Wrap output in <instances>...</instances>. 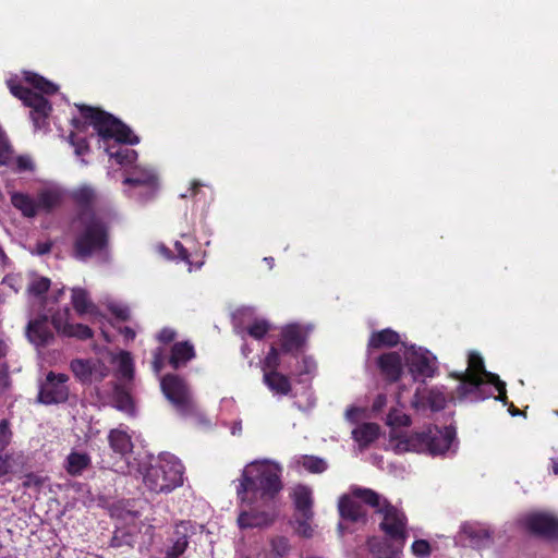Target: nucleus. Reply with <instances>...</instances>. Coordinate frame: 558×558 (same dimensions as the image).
Masks as SVG:
<instances>
[{"label": "nucleus", "mask_w": 558, "mask_h": 558, "mask_svg": "<svg viewBox=\"0 0 558 558\" xmlns=\"http://www.w3.org/2000/svg\"><path fill=\"white\" fill-rule=\"evenodd\" d=\"M281 468L271 462H254L242 473L236 495L245 502L248 493L263 502L277 505V497L282 490Z\"/></svg>", "instance_id": "nucleus-1"}, {"label": "nucleus", "mask_w": 558, "mask_h": 558, "mask_svg": "<svg viewBox=\"0 0 558 558\" xmlns=\"http://www.w3.org/2000/svg\"><path fill=\"white\" fill-rule=\"evenodd\" d=\"M80 118L71 120L72 126L77 133H85L88 126H93L97 136L102 141L114 140L119 144L135 145L138 136L132 130L111 113L88 105H77Z\"/></svg>", "instance_id": "nucleus-2"}, {"label": "nucleus", "mask_w": 558, "mask_h": 558, "mask_svg": "<svg viewBox=\"0 0 558 558\" xmlns=\"http://www.w3.org/2000/svg\"><path fill=\"white\" fill-rule=\"evenodd\" d=\"M184 465L173 454L161 453L144 475L145 486L156 494H168L183 485Z\"/></svg>", "instance_id": "nucleus-3"}, {"label": "nucleus", "mask_w": 558, "mask_h": 558, "mask_svg": "<svg viewBox=\"0 0 558 558\" xmlns=\"http://www.w3.org/2000/svg\"><path fill=\"white\" fill-rule=\"evenodd\" d=\"M365 506L374 509L379 506V494L371 488L354 486L349 494L338 500V512L342 520L351 523L367 522Z\"/></svg>", "instance_id": "nucleus-4"}, {"label": "nucleus", "mask_w": 558, "mask_h": 558, "mask_svg": "<svg viewBox=\"0 0 558 558\" xmlns=\"http://www.w3.org/2000/svg\"><path fill=\"white\" fill-rule=\"evenodd\" d=\"M160 389L179 415L186 417L197 412L191 387L180 375H163L160 379Z\"/></svg>", "instance_id": "nucleus-5"}, {"label": "nucleus", "mask_w": 558, "mask_h": 558, "mask_svg": "<svg viewBox=\"0 0 558 558\" xmlns=\"http://www.w3.org/2000/svg\"><path fill=\"white\" fill-rule=\"evenodd\" d=\"M11 94L22 100L24 106L31 108V118L36 130L48 126V118L52 111L50 101L41 94L36 93L15 80L8 81Z\"/></svg>", "instance_id": "nucleus-6"}, {"label": "nucleus", "mask_w": 558, "mask_h": 558, "mask_svg": "<svg viewBox=\"0 0 558 558\" xmlns=\"http://www.w3.org/2000/svg\"><path fill=\"white\" fill-rule=\"evenodd\" d=\"M375 513L381 515L379 530L391 541L404 543L408 537V518L403 510L393 506L387 498L379 495V506L374 507Z\"/></svg>", "instance_id": "nucleus-7"}, {"label": "nucleus", "mask_w": 558, "mask_h": 558, "mask_svg": "<svg viewBox=\"0 0 558 558\" xmlns=\"http://www.w3.org/2000/svg\"><path fill=\"white\" fill-rule=\"evenodd\" d=\"M242 509L238 517L239 527L253 529L264 527L274 523L278 515L277 505L270 502H263L259 499H247L242 502Z\"/></svg>", "instance_id": "nucleus-8"}, {"label": "nucleus", "mask_w": 558, "mask_h": 558, "mask_svg": "<svg viewBox=\"0 0 558 558\" xmlns=\"http://www.w3.org/2000/svg\"><path fill=\"white\" fill-rule=\"evenodd\" d=\"M72 223L80 231L75 244H108L109 226L97 214H76Z\"/></svg>", "instance_id": "nucleus-9"}, {"label": "nucleus", "mask_w": 558, "mask_h": 558, "mask_svg": "<svg viewBox=\"0 0 558 558\" xmlns=\"http://www.w3.org/2000/svg\"><path fill=\"white\" fill-rule=\"evenodd\" d=\"M280 364L278 350L272 344L262 362L263 383L274 395L288 396L292 391V384L289 376L278 371Z\"/></svg>", "instance_id": "nucleus-10"}, {"label": "nucleus", "mask_w": 558, "mask_h": 558, "mask_svg": "<svg viewBox=\"0 0 558 558\" xmlns=\"http://www.w3.org/2000/svg\"><path fill=\"white\" fill-rule=\"evenodd\" d=\"M70 377L63 373L48 372L39 386L37 401L45 405L65 403L69 400L70 389L66 385Z\"/></svg>", "instance_id": "nucleus-11"}, {"label": "nucleus", "mask_w": 558, "mask_h": 558, "mask_svg": "<svg viewBox=\"0 0 558 558\" xmlns=\"http://www.w3.org/2000/svg\"><path fill=\"white\" fill-rule=\"evenodd\" d=\"M307 337V331L299 324L283 326L279 333L278 347L275 345L278 350L279 359H281L282 354L298 357L306 347Z\"/></svg>", "instance_id": "nucleus-12"}, {"label": "nucleus", "mask_w": 558, "mask_h": 558, "mask_svg": "<svg viewBox=\"0 0 558 558\" xmlns=\"http://www.w3.org/2000/svg\"><path fill=\"white\" fill-rule=\"evenodd\" d=\"M123 184L132 189H142L143 192H131L132 196H138L143 201L151 199L159 186L158 175L154 169L135 167L131 173L123 180Z\"/></svg>", "instance_id": "nucleus-13"}, {"label": "nucleus", "mask_w": 558, "mask_h": 558, "mask_svg": "<svg viewBox=\"0 0 558 558\" xmlns=\"http://www.w3.org/2000/svg\"><path fill=\"white\" fill-rule=\"evenodd\" d=\"M407 366L414 380L434 377L438 369L436 356L422 348H413L409 352Z\"/></svg>", "instance_id": "nucleus-14"}, {"label": "nucleus", "mask_w": 558, "mask_h": 558, "mask_svg": "<svg viewBox=\"0 0 558 558\" xmlns=\"http://www.w3.org/2000/svg\"><path fill=\"white\" fill-rule=\"evenodd\" d=\"M525 529L533 535L558 541V518L547 512H532L524 517Z\"/></svg>", "instance_id": "nucleus-15"}, {"label": "nucleus", "mask_w": 558, "mask_h": 558, "mask_svg": "<svg viewBox=\"0 0 558 558\" xmlns=\"http://www.w3.org/2000/svg\"><path fill=\"white\" fill-rule=\"evenodd\" d=\"M192 534L193 525L191 521H181L175 524L174 531L169 538L171 545L167 548L163 558H180L185 553Z\"/></svg>", "instance_id": "nucleus-16"}, {"label": "nucleus", "mask_w": 558, "mask_h": 558, "mask_svg": "<svg viewBox=\"0 0 558 558\" xmlns=\"http://www.w3.org/2000/svg\"><path fill=\"white\" fill-rule=\"evenodd\" d=\"M192 534L193 525L191 521H181L175 524L174 531L169 538L171 545L167 548L163 558H180L185 553Z\"/></svg>", "instance_id": "nucleus-17"}, {"label": "nucleus", "mask_w": 558, "mask_h": 558, "mask_svg": "<svg viewBox=\"0 0 558 558\" xmlns=\"http://www.w3.org/2000/svg\"><path fill=\"white\" fill-rule=\"evenodd\" d=\"M434 427L429 426L422 432H415L409 436H401L393 429L390 432V439H398L397 447L402 450L426 452L428 449V441H430Z\"/></svg>", "instance_id": "nucleus-18"}, {"label": "nucleus", "mask_w": 558, "mask_h": 558, "mask_svg": "<svg viewBox=\"0 0 558 558\" xmlns=\"http://www.w3.org/2000/svg\"><path fill=\"white\" fill-rule=\"evenodd\" d=\"M446 404L445 393L436 388H417L412 398V407L415 409L429 408L432 411L438 412L444 410Z\"/></svg>", "instance_id": "nucleus-19"}, {"label": "nucleus", "mask_w": 558, "mask_h": 558, "mask_svg": "<svg viewBox=\"0 0 558 558\" xmlns=\"http://www.w3.org/2000/svg\"><path fill=\"white\" fill-rule=\"evenodd\" d=\"M376 364L380 375L388 383H397L403 374L402 357L398 352L383 353Z\"/></svg>", "instance_id": "nucleus-20"}, {"label": "nucleus", "mask_w": 558, "mask_h": 558, "mask_svg": "<svg viewBox=\"0 0 558 558\" xmlns=\"http://www.w3.org/2000/svg\"><path fill=\"white\" fill-rule=\"evenodd\" d=\"M28 340L37 345L45 347L53 339V332L47 315H41L28 323L26 328Z\"/></svg>", "instance_id": "nucleus-21"}, {"label": "nucleus", "mask_w": 558, "mask_h": 558, "mask_svg": "<svg viewBox=\"0 0 558 558\" xmlns=\"http://www.w3.org/2000/svg\"><path fill=\"white\" fill-rule=\"evenodd\" d=\"M70 196L77 207L76 214H96L95 206L97 204L98 195L92 186L82 185L73 190Z\"/></svg>", "instance_id": "nucleus-22"}, {"label": "nucleus", "mask_w": 558, "mask_h": 558, "mask_svg": "<svg viewBox=\"0 0 558 558\" xmlns=\"http://www.w3.org/2000/svg\"><path fill=\"white\" fill-rule=\"evenodd\" d=\"M462 533L470 545L477 549L488 547L493 543L492 532L481 524L466 523L462 526Z\"/></svg>", "instance_id": "nucleus-23"}, {"label": "nucleus", "mask_w": 558, "mask_h": 558, "mask_svg": "<svg viewBox=\"0 0 558 558\" xmlns=\"http://www.w3.org/2000/svg\"><path fill=\"white\" fill-rule=\"evenodd\" d=\"M454 436L456 432L452 427H445L444 429H440L435 426L430 441H428L427 453L432 456L445 453L449 450Z\"/></svg>", "instance_id": "nucleus-24"}, {"label": "nucleus", "mask_w": 558, "mask_h": 558, "mask_svg": "<svg viewBox=\"0 0 558 558\" xmlns=\"http://www.w3.org/2000/svg\"><path fill=\"white\" fill-rule=\"evenodd\" d=\"M195 356L194 345L190 341H179L171 347L169 364L173 369H179Z\"/></svg>", "instance_id": "nucleus-25"}, {"label": "nucleus", "mask_w": 558, "mask_h": 558, "mask_svg": "<svg viewBox=\"0 0 558 558\" xmlns=\"http://www.w3.org/2000/svg\"><path fill=\"white\" fill-rule=\"evenodd\" d=\"M292 499L295 510L301 513L302 518L311 520L314 515L312 510L313 497L311 488L304 485H299L293 492Z\"/></svg>", "instance_id": "nucleus-26"}, {"label": "nucleus", "mask_w": 558, "mask_h": 558, "mask_svg": "<svg viewBox=\"0 0 558 558\" xmlns=\"http://www.w3.org/2000/svg\"><path fill=\"white\" fill-rule=\"evenodd\" d=\"M108 442L112 451L121 457L133 451L132 437L121 428H113L108 434Z\"/></svg>", "instance_id": "nucleus-27"}, {"label": "nucleus", "mask_w": 558, "mask_h": 558, "mask_svg": "<svg viewBox=\"0 0 558 558\" xmlns=\"http://www.w3.org/2000/svg\"><path fill=\"white\" fill-rule=\"evenodd\" d=\"M400 342V336L397 331L385 328L371 335L368 347L372 349L393 348Z\"/></svg>", "instance_id": "nucleus-28"}, {"label": "nucleus", "mask_w": 558, "mask_h": 558, "mask_svg": "<svg viewBox=\"0 0 558 558\" xmlns=\"http://www.w3.org/2000/svg\"><path fill=\"white\" fill-rule=\"evenodd\" d=\"M379 432L378 424L363 423L352 430V438L360 447L366 448L378 438Z\"/></svg>", "instance_id": "nucleus-29"}, {"label": "nucleus", "mask_w": 558, "mask_h": 558, "mask_svg": "<svg viewBox=\"0 0 558 558\" xmlns=\"http://www.w3.org/2000/svg\"><path fill=\"white\" fill-rule=\"evenodd\" d=\"M36 210L51 213L56 207L61 204L62 195L57 190L45 189L38 192L36 197Z\"/></svg>", "instance_id": "nucleus-30"}, {"label": "nucleus", "mask_w": 558, "mask_h": 558, "mask_svg": "<svg viewBox=\"0 0 558 558\" xmlns=\"http://www.w3.org/2000/svg\"><path fill=\"white\" fill-rule=\"evenodd\" d=\"M454 378L460 380L459 386L457 387V395L460 399H471L473 401V396L475 390H478V374H456Z\"/></svg>", "instance_id": "nucleus-31"}, {"label": "nucleus", "mask_w": 558, "mask_h": 558, "mask_svg": "<svg viewBox=\"0 0 558 558\" xmlns=\"http://www.w3.org/2000/svg\"><path fill=\"white\" fill-rule=\"evenodd\" d=\"M10 198L13 207L20 210L24 217L33 218L37 215L36 201L31 195L13 192Z\"/></svg>", "instance_id": "nucleus-32"}, {"label": "nucleus", "mask_w": 558, "mask_h": 558, "mask_svg": "<svg viewBox=\"0 0 558 558\" xmlns=\"http://www.w3.org/2000/svg\"><path fill=\"white\" fill-rule=\"evenodd\" d=\"M24 80L41 95L45 94L51 96L58 93L59 87L54 83L35 72L25 71Z\"/></svg>", "instance_id": "nucleus-33"}, {"label": "nucleus", "mask_w": 558, "mask_h": 558, "mask_svg": "<svg viewBox=\"0 0 558 558\" xmlns=\"http://www.w3.org/2000/svg\"><path fill=\"white\" fill-rule=\"evenodd\" d=\"M90 463L92 460L87 453L73 451L66 458L65 470L71 476H78Z\"/></svg>", "instance_id": "nucleus-34"}, {"label": "nucleus", "mask_w": 558, "mask_h": 558, "mask_svg": "<svg viewBox=\"0 0 558 558\" xmlns=\"http://www.w3.org/2000/svg\"><path fill=\"white\" fill-rule=\"evenodd\" d=\"M105 150L110 158H113L117 163L121 166L132 165L137 159V151L132 148L121 146L116 147V145H113L106 147Z\"/></svg>", "instance_id": "nucleus-35"}, {"label": "nucleus", "mask_w": 558, "mask_h": 558, "mask_svg": "<svg viewBox=\"0 0 558 558\" xmlns=\"http://www.w3.org/2000/svg\"><path fill=\"white\" fill-rule=\"evenodd\" d=\"M72 305L78 315L93 312L95 305L89 300L88 293L82 288L72 289Z\"/></svg>", "instance_id": "nucleus-36"}, {"label": "nucleus", "mask_w": 558, "mask_h": 558, "mask_svg": "<svg viewBox=\"0 0 558 558\" xmlns=\"http://www.w3.org/2000/svg\"><path fill=\"white\" fill-rule=\"evenodd\" d=\"M159 254L166 259H178L185 262L189 266L201 265L202 263L191 259V254L185 246H159Z\"/></svg>", "instance_id": "nucleus-37"}, {"label": "nucleus", "mask_w": 558, "mask_h": 558, "mask_svg": "<svg viewBox=\"0 0 558 558\" xmlns=\"http://www.w3.org/2000/svg\"><path fill=\"white\" fill-rule=\"evenodd\" d=\"M112 399L118 410L126 413L134 411V402L132 396L123 386H114Z\"/></svg>", "instance_id": "nucleus-38"}, {"label": "nucleus", "mask_w": 558, "mask_h": 558, "mask_svg": "<svg viewBox=\"0 0 558 558\" xmlns=\"http://www.w3.org/2000/svg\"><path fill=\"white\" fill-rule=\"evenodd\" d=\"M70 368L74 376L82 383L92 380L93 367L88 360L75 359L71 362Z\"/></svg>", "instance_id": "nucleus-39"}, {"label": "nucleus", "mask_w": 558, "mask_h": 558, "mask_svg": "<svg viewBox=\"0 0 558 558\" xmlns=\"http://www.w3.org/2000/svg\"><path fill=\"white\" fill-rule=\"evenodd\" d=\"M51 281L47 277L34 276L27 286V293L35 298H43L49 290Z\"/></svg>", "instance_id": "nucleus-40"}, {"label": "nucleus", "mask_w": 558, "mask_h": 558, "mask_svg": "<svg viewBox=\"0 0 558 558\" xmlns=\"http://www.w3.org/2000/svg\"><path fill=\"white\" fill-rule=\"evenodd\" d=\"M489 373L485 368L484 360L477 352H470L468 357V368L463 374H478L481 377L486 379V375Z\"/></svg>", "instance_id": "nucleus-41"}, {"label": "nucleus", "mask_w": 558, "mask_h": 558, "mask_svg": "<svg viewBox=\"0 0 558 558\" xmlns=\"http://www.w3.org/2000/svg\"><path fill=\"white\" fill-rule=\"evenodd\" d=\"M63 336L85 341L93 338L94 331L87 325L71 324L70 326L65 327Z\"/></svg>", "instance_id": "nucleus-42"}, {"label": "nucleus", "mask_w": 558, "mask_h": 558, "mask_svg": "<svg viewBox=\"0 0 558 558\" xmlns=\"http://www.w3.org/2000/svg\"><path fill=\"white\" fill-rule=\"evenodd\" d=\"M300 463L307 472L314 474H319L327 470L326 461L316 456H303Z\"/></svg>", "instance_id": "nucleus-43"}, {"label": "nucleus", "mask_w": 558, "mask_h": 558, "mask_svg": "<svg viewBox=\"0 0 558 558\" xmlns=\"http://www.w3.org/2000/svg\"><path fill=\"white\" fill-rule=\"evenodd\" d=\"M290 550L289 539L284 536H276L270 539V557L282 558Z\"/></svg>", "instance_id": "nucleus-44"}, {"label": "nucleus", "mask_w": 558, "mask_h": 558, "mask_svg": "<svg viewBox=\"0 0 558 558\" xmlns=\"http://www.w3.org/2000/svg\"><path fill=\"white\" fill-rule=\"evenodd\" d=\"M71 311L69 307L58 311L51 316V325L61 336L64 335L65 327L70 326Z\"/></svg>", "instance_id": "nucleus-45"}, {"label": "nucleus", "mask_w": 558, "mask_h": 558, "mask_svg": "<svg viewBox=\"0 0 558 558\" xmlns=\"http://www.w3.org/2000/svg\"><path fill=\"white\" fill-rule=\"evenodd\" d=\"M487 384L493 385L498 391V396L495 397L496 400L502 402L504 405H507L509 400L507 396L506 383L502 381L499 376L495 373H487L486 375Z\"/></svg>", "instance_id": "nucleus-46"}, {"label": "nucleus", "mask_w": 558, "mask_h": 558, "mask_svg": "<svg viewBox=\"0 0 558 558\" xmlns=\"http://www.w3.org/2000/svg\"><path fill=\"white\" fill-rule=\"evenodd\" d=\"M13 148L4 130L0 126V166H9Z\"/></svg>", "instance_id": "nucleus-47"}, {"label": "nucleus", "mask_w": 558, "mask_h": 558, "mask_svg": "<svg viewBox=\"0 0 558 558\" xmlns=\"http://www.w3.org/2000/svg\"><path fill=\"white\" fill-rule=\"evenodd\" d=\"M387 424L392 428L411 425V417L400 410L392 409L387 415Z\"/></svg>", "instance_id": "nucleus-48"}, {"label": "nucleus", "mask_w": 558, "mask_h": 558, "mask_svg": "<svg viewBox=\"0 0 558 558\" xmlns=\"http://www.w3.org/2000/svg\"><path fill=\"white\" fill-rule=\"evenodd\" d=\"M119 373L122 378L128 380H131L134 377L133 361L129 352H123L121 354L119 362Z\"/></svg>", "instance_id": "nucleus-49"}, {"label": "nucleus", "mask_w": 558, "mask_h": 558, "mask_svg": "<svg viewBox=\"0 0 558 558\" xmlns=\"http://www.w3.org/2000/svg\"><path fill=\"white\" fill-rule=\"evenodd\" d=\"M108 246H74L72 255L74 258L85 262L95 254L101 253Z\"/></svg>", "instance_id": "nucleus-50"}, {"label": "nucleus", "mask_w": 558, "mask_h": 558, "mask_svg": "<svg viewBox=\"0 0 558 558\" xmlns=\"http://www.w3.org/2000/svg\"><path fill=\"white\" fill-rule=\"evenodd\" d=\"M269 329H270V326L266 320L256 319L247 327V333L252 338H254L256 340H260L267 335Z\"/></svg>", "instance_id": "nucleus-51"}, {"label": "nucleus", "mask_w": 558, "mask_h": 558, "mask_svg": "<svg viewBox=\"0 0 558 558\" xmlns=\"http://www.w3.org/2000/svg\"><path fill=\"white\" fill-rule=\"evenodd\" d=\"M69 142L74 147L77 156L86 155L89 151V144L86 137L80 136L77 133L72 132L69 135Z\"/></svg>", "instance_id": "nucleus-52"}, {"label": "nucleus", "mask_w": 558, "mask_h": 558, "mask_svg": "<svg viewBox=\"0 0 558 558\" xmlns=\"http://www.w3.org/2000/svg\"><path fill=\"white\" fill-rule=\"evenodd\" d=\"M13 433L10 428V422L7 418L0 421V454L11 444Z\"/></svg>", "instance_id": "nucleus-53"}, {"label": "nucleus", "mask_w": 558, "mask_h": 558, "mask_svg": "<svg viewBox=\"0 0 558 558\" xmlns=\"http://www.w3.org/2000/svg\"><path fill=\"white\" fill-rule=\"evenodd\" d=\"M9 368L8 363H2L0 366V395L7 392L12 385Z\"/></svg>", "instance_id": "nucleus-54"}, {"label": "nucleus", "mask_w": 558, "mask_h": 558, "mask_svg": "<svg viewBox=\"0 0 558 558\" xmlns=\"http://www.w3.org/2000/svg\"><path fill=\"white\" fill-rule=\"evenodd\" d=\"M412 551L417 557H428L430 555V545L426 539H416L412 544Z\"/></svg>", "instance_id": "nucleus-55"}, {"label": "nucleus", "mask_w": 558, "mask_h": 558, "mask_svg": "<svg viewBox=\"0 0 558 558\" xmlns=\"http://www.w3.org/2000/svg\"><path fill=\"white\" fill-rule=\"evenodd\" d=\"M2 283L16 293L23 287V277L20 274H9L3 278Z\"/></svg>", "instance_id": "nucleus-56"}, {"label": "nucleus", "mask_w": 558, "mask_h": 558, "mask_svg": "<svg viewBox=\"0 0 558 558\" xmlns=\"http://www.w3.org/2000/svg\"><path fill=\"white\" fill-rule=\"evenodd\" d=\"M16 172H25L34 170V162L32 158L27 155H20L15 158V169Z\"/></svg>", "instance_id": "nucleus-57"}, {"label": "nucleus", "mask_w": 558, "mask_h": 558, "mask_svg": "<svg viewBox=\"0 0 558 558\" xmlns=\"http://www.w3.org/2000/svg\"><path fill=\"white\" fill-rule=\"evenodd\" d=\"M44 485V478L33 472L25 474L22 486L24 488H40Z\"/></svg>", "instance_id": "nucleus-58"}, {"label": "nucleus", "mask_w": 558, "mask_h": 558, "mask_svg": "<svg viewBox=\"0 0 558 558\" xmlns=\"http://www.w3.org/2000/svg\"><path fill=\"white\" fill-rule=\"evenodd\" d=\"M13 453L0 454V480L12 471Z\"/></svg>", "instance_id": "nucleus-59"}, {"label": "nucleus", "mask_w": 558, "mask_h": 558, "mask_svg": "<svg viewBox=\"0 0 558 558\" xmlns=\"http://www.w3.org/2000/svg\"><path fill=\"white\" fill-rule=\"evenodd\" d=\"M485 384H487L486 379L480 376L478 390H475L473 401H483L490 397V393L486 391Z\"/></svg>", "instance_id": "nucleus-60"}, {"label": "nucleus", "mask_w": 558, "mask_h": 558, "mask_svg": "<svg viewBox=\"0 0 558 558\" xmlns=\"http://www.w3.org/2000/svg\"><path fill=\"white\" fill-rule=\"evenodd\" d=\"M177 337V332L171 328H162L158 333V340L161 343L168 344L172 342Z\"/></svg>", "instance_id": "nucleus-61"}, {"label": "nucleus", "mask_w": 558, "mask_h": 558, "mask_svg": "<svg viewBox=\"0 0 558 558\" xmlns=\"http://www.w3.org/2000/svg\"><path fill=\"white\" fill-rule=\"evenodd\" d=\"M163 367V356L161 349H156L153 353V368L155 373H159Z\"/></svg>", "instance_id": "nucleus-62"}, {"label": "nucleus", "mask_w": 558, "mask_h": 558, "mask_svg": "<svg viewBox=\"0 0 558 558\" xmlns=\"http://www.w3.org/2000/svg\"><path fill=\"white\" fill-rule=\"evenodd\" d=\"M315 362L310 356H304L302 359V368L300 371V375L302 374H311L315 369Z\"/></svg>", "instance_id": "nucleus-63"}, {"label": "nucleus", "mask_w": 558, "mask_h": 558, "mask_svg": "<svg viewBox=\"0 0 558 558\" xmlns=\"http://www.w3.org/2000/svg\"><path fill=\"white\" fill-rule=\"evenodd\" d=\"M310 520L303 519L302 521H299L298 531L300 534H302L304 537H311L313 534L312 526L308 523Z\"/></svg>", "instance_id": "nucleus-64"}]
</instances>
